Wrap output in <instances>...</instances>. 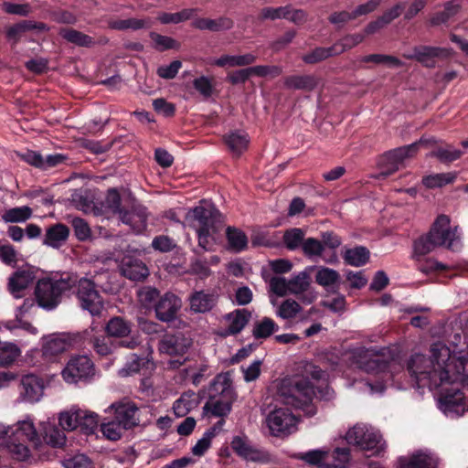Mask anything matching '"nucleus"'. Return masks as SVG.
<instances>
[{"mask_svg": "<svg viewBox=\"0 0 468 468\" xmlns=\"http://www.w3.org/2000/svg\"><path fill=\"white\" fill-rule=\"evenodd\" d=\"M338 47V44H334L331 47L324 48V47H317L312 51L304 54L302 57V59L304 63L309 65H314L316 63H319L321 61H324L331 57L337 56L336 48Z\"/></svg>", "mask_w": 468, "mask_h": 468, "instance_id": "obj_42", "label": "nucleus"}, {"mask_svg": "<svg viewBox=\"0 0 468 468\" xmlns=\"http://www.w3.org/2000/svg\"><path fill=\"white\" fill-rule=\"evenodd\" d=\"M79 414V430L86 435L94 434L98 429L99 416L92 412L80 410Z\"/></svg>", "mask_w": 468, "mask_h": 468, "instance_id": "obj_48", "label": "nucleus"}, {"mask_svg": "<svg viewBox=\"0 0 468 468\" xmlns=\"http://www.w3.org/2000/svg\"><path fill=\"white\" fill-rule=\"evenodd\" d=\"M346 440L349 444L356 445L362 451L369 452L368 456H379L385 450L381 434L365 426H354L347 431Z\"/></svg>", "mask_w": 468, "mask_h": 468, "instance_id": "obj_12", "label": "nucleus"}, {"mask_svg": "<svg viewBox=\"0 0 468 468\" xmlns=\"http://www.w3.org/2000/svg\"><path fill=\"white\" fill-rule=\"evenodd\" d=\"M223 139L229 150L237 156H239L248 148L250 142L248 134L240 131L227 133Z\"/></svg>", "mask_w": 468, "mask_h": 468, "instance_id": "obj_38", "label": "nucleus"}, {"mask_svg": "<svg viewBox=\"0 0 468 468\" xmlns=\"http://www.w3.org/2000/svg\"><path fill=\"white\" fill-rule=\"evenodd\" d=\"M412 50V54H403V57L407 59H414L428 69L436 67V58L445 59L452 55L451 48L426 45L415 46Z\"/></svg>", "mask_w": 468, "mask_h": 468, "instance_id": "obj_18", "label": "nucleus"}, {"mask_svg": "<svg viewBox=\"0 0 468 468\" xmlns=\"http://www.w3.org/2000/svg\"><path fill=\"white\" fill-rule=\"evenodd\" d=\"M80 410V409H77L60 413L58 423L63 430L74 431L79 428L80 419L78 413Z\"/></svg>", "mask_w": 468, "mask_h": 468, "instance_id": "obj_62", "label": "nucleus"}, {"mask_svg": "<svg viewBox=\"0 0 468 468\" xmlns=\"http://www.w3.org/2000/svg\"><path fill=\"white\" fill-rule=\"evenodd\" d=\"M433 139L422 136L419 141L385 152L378 159L379 176H389L396 173L407 158L413 157L420 148V144L432 143Z\"/></svg>", "mask_w": 468, "mask_h": 468, "instance_id": "obj_8", "label": "nucleus"}, {"mask_svg": "<svg viewBox=\"0 0 468 468\" xmlns=\"http://www.w3.org/2000/svg\"><path fill=\"white\" fill-rule=\"evenodd\" d=\"M317 84L318 80L314 75H291L284 80L286 88L304 91L314 90Z\"/></svg>", "mask_w": 468, "mask_h": 468, "instance_id": "obj_37", "label": "nucleus"}, {"mask_svg": "<svg viewBox=\"0 0 468 468\" xmlns=\"http://www.w3.org/2000/svg\"><path fill=\"white\" fill-rule=\"evenodd\" d=\"M198 11V8H185L177 13L162 12L158 15L157 19L164 25L179 24L192 18Z\"/></svg>", "mask_w": 468, "mask_h": 468, "instance_id": "obj_46", "label": "nucleus"}, {"mask_svg": "<svg viewBox=\"0 0 468 468\" xmlns=\"http://www.w3.org/2000/svg\"><path fill=\"white\" fill-rule=\"evenodd\" d=\"M73 288H76L74 293L80 306L92 316H100L104 309V303L95 282L88 278H79L77 275Z\"/></svg>", "mask_w": 468, "mask_h": 468, "instance_id": "obj_13", "label": "nucleus"}, {"mask_svg": "<svg viewBox=\"0 0 468 468\" xmlns=\"http://www.w3.org/2000/svg\"><path fill=\"white\" fill-rule=\"evenodd\" d=\"M187 218L192 220L197 231L198 246L207 251L215 250V246L222 242L223 222L219 210L202 200L188 211Z\"/></svg>", "mask_w": 468, "mask_h": 468, "instance_id": "obj_2", "label": "nucleus"}, {"mask_svg": "<svg viewBox=\"0 0 468 468\" xmlns=\"http://www.w3.org/2000/svg\"><path fill=\"white\" fill-rule=\"evenodd\" d=\"M360 367L367 373L376 375L378 379L375 384H370L371 388L378 392L386 389L387 381L391 378L389 363L382 357L376 356L365 361H361Z\"/></svg>", "mask_w": 468, "mask_h": 468, "instance_id": "obj_19", "label": "nucleus"}, {"mask_svg": "<svg viewBox=\"0 0 468 468\" xmlns=\"http://www.w3.org/2000/svg\"><path fill=\"white\" fill-rule=\"evenodd\" d=\"M114 410L113 417L122 428L129 431L140 423V410L133 401H121L111 406Z\"/></svg>", "mask_w": 468, "mask_h": 468, "instance_id": "obj_21", "label": "nucleus"}, {"mask_svg": "<svg viewBox=\"0 0 468 468\" xmlns=\"http://www.w3.org/2000/svg\"><path fill=\"white\" fill-rule=\"evenodd\" d=\"M277 323L267 316L256 321L252 329V335L255 339H266L279 330Z\"/></svg>", "mask_w": 468, "mask_h": 468, "instance_id": "obj_43", "label": "nucleus"}, {"mask_svg": "<svg viewBox=\"0 0 468 468\" xmlns=\"http://www.w3.org/2000/svg\"><path fill=\"white\" fill-rule=\"evenodd\" d=\"M340 281V274L328 267H319L315 274V282L323 287H330Z\"/></svg>", "mask_w": 468, "mask_h": 468, "instance_id": "obj_53", "label": "nucleus"}, {"mask_svg": "<svg viewBox=\"0 0 468 468\" xmlns=\"http://www.w3.org/2000/svg\"><path fill=\"white\" fill-rule=\"evenodd\" d=\"M310 287L309 273L304 271L289 280V292L297 295V298L304 304H311L314 301V295L307 292Z\"/></svg>", "mask_w": 468, "mask_h": 468, "instance_id": "obj_28", "label": "nucleus"}, {"mask_svg": "<svg viewBox=\"0 0 468 468\" xmlns=\"http://www.w3.org/2000/svg\"><path fill=\"white\" fill-rule=\"evenodd\" d=\"M257 59V57L251 53L244 55H223L218 58L215 59L214 65L224 68L228 67H244L253 64Z\"/></svg>", "mask_w": 468, "mask_h": 468, "instance_id": "obj_40", "label": "nucleus"}, {"mask_svg": "<svg viewBox=\"0 0 468 468\" xmlns=\"http://www.w3.org/2000/svg\"><path fill=\"white\" fill-rule=\"evenodd\" d=\"M370 252L364 246H356L352 249H346L343 254V259L347 265L361 267L369 261Z\"/></svg>", "mask_w": 468, "mask_h": 468, "instance_id": "obj_39", "label": "nucleus"}, {"mask_svg": "<svg viewBox=\"0 0 468 468\" xmlns=\"http://www.w3.org/2000/svg\"><path fill=\"white\" fill-rule=\"evenodd\" d=\"M32 209L27 206L16 207L6 209L2 215V219L5 223H19L25 222L32 216Z\"/></svg>", "mask_w": 468, "mask_h": 468, "instance_id": "obj_50", "label": "nucleus"}, {"mask_svg": "<svg viewBox=\"0 0 468 468\" xmlns=\"http://www.w3.org/2000/svg\"><path fill=\"white\" fill-rule=\"evenodd\" d=\"M460 5L455 1L452 0L444 5V9L442 11L435 13L430 23L431 26H440L442 24H446L452 17H453L460 11Z\"/></svg>", "mask_w": 468, "mask_h": 468, "instance_id": "obj_47", "label": "nucleus"}, {"mask_svg": "<svg viewBox=\"0 0 468 468\" xmlns=\"http://www.w3.org/2000/svg\"><path fill=\"white\" fill-rule=\"evenodd\" d=\"M401 468H435L432 459L425 454L412 455L400 464Z\"/></svg>", "mask_w": 468, "mask_h": 468, "instance_id": "obj_64", "label": "nucleus"}, {"mask_svg": "<svg viewBox=\"0 0 468 468\" xmlns=\"http://www.w3.org/2000/svg\"><path fill=\"white\" fill-rule=\"evenodd\" d=\"M139 302L144 308L154 309L162 294L160 291L152 286H143L137 291Z\"/></svg>", "mask_w": 468, "mask_h": 468, "instance_id": "obj_52", "label": "nucleus"}, {"mask_svg": "<svg viewBox=\"0 0 468 468\" xmlns=\"http://www.w3.org/2000/svg\"><path fill=\"white\" fill-rule=\"evenodd\" d=\"M208 398L215 399L217 398H237V393L233 387V380L229 371L221 372L215 376L211 380L208 389Z\"/></svg>", "mask_w": 468, "mask_h": 468, "instance_id": "obj_22", "label": "nucleus"}, {"mask_svg": "<svg viewBox=\"0 0 468 468\" xmlns=\"http://www.w3.org/2000/svg\"><path fill=\"white\" fill-rule=\"evenodd\" d=\"M191 26L199 30H208L211 32H219L229 30L233 27L234 22L227 16H220L218 19H210L205 17L196 18Z\"/></svg>", "mask_w": 468, "mask_h": 468, "instance_id": "obj_31", "label": "nucleus"}, {"mask_svg": "<svg viewBox=\"0 0 468 468\" xmlns=\"http://www.w3.org/2000/svg\"><path fill=\"white\" fill-rule=\"evenodd\" d=\"M295 417L288 408H278L271 410L266 417V425L270 434L283 437L291 432L295 425Z\"/></svg>", "mask_w": 468, "mask_h": 468, "instance_id": "obj_16", "label": "nucleus"}, {"mask_svg": "<svg viewBox=\"0 0 468 468\" xmlns=\"http://www.w3.org/2000/svg\"><path fill=\"white\" fill-rule=\"evenodd\" d=\"M58 34L63 39L78 47L90 48L94 44V40L90 36L74 28H60Z\"/></svg>", "mask_w": 468, "mask_h": 468, "instance_id": "obj_41", "label": "nucleus"}, {"mask_svg": "<svg viewBox=\"0 0 468 468\" xmlns=\"http://www.w3.org/2000/svg\"><path fill=\"white\" fill-rule=\"evenodd\" d=\"M19 355L20 350L16 345L0 341V366L12 365Z\"/></svg>", "mask_w": 468, "mask_h": 468, "instance_id": "obj_55", "label": "nucleus"}, {"mask_svg": "<svg viewBox=\"0 0 468 468\" xmlns=\"http://www.w3.org/2000/svg\"><path fill=\"white\" fill-rule=\"evenodd\" d=\"M430 352L434 359L446 358V362L441 371L424 373L421 378H429L431 383L435 387L441 386L449 379H452V382H459L461 386L464 383L468 385V375L462 369H459L457 373V368L454 367L460 360L468 359L467 356H456L445 344L440 341L431 346Z\"/></svg>", "mask_w": 468, "mask_h": 468, "instance_id": "obj_5", "label": "nucleus"}, {"mask_svg": "<svg viewBox=\"0 0 468 468\" xmlns=\"http://www.w3.org/2000/svg\"><path fill=\"white\" fill-rule=\"evenodd\" d=\"M251 312L248 309H236L224 316V319L229 322L224 335H237L249 324L251 318Z\"/></svg>", "mask_w": 468, "mask_h": 468, "instance_id": "obj_29", "label": "nucleus"}, {"mask_svg": "<svg viewBox=\"0 0 468 468\" xmlns=\"http://www.w3.org/2000/svg\"><path fill=\"white\" fill-rule=\"evenodd\" d=\"M346 440L349 444L356 445L362 451L369 452L368 456H379L385 450L381 434L365 426H354L347 431Z\"/></svg>", "mask_w": 468, "mask_h": 468, "instance_id": "obj_11", "label": "nucleus"}, {"mask_svg": "<svg viewBox=\"0 0 468 468\" xmlns=\"http://www.w3.org/2000/svg\"><path fill=\"white\" fill-rule=\"evenodd\" d=\"M197 400L196 393L193 391L184 392L174 403L173 410L176 416L184 417L191 410L196 408Z\"/></svg>", "mask_w": 468, "mask_h": 468, "instance_id": "obj_45", "label": "nucleus"}, {"mask_svg": "<svg viewBox=\"0 0 468 468\" xmlns=\"http://www.w3.org/2000/svg\"><path fill=\"white\" fill-rule=\"evenodd\" d=\"M94 374V364L85 356H72L62 371L63 378L68 383H77L85 380Z\"/></svg>", "mask_w": 468, "mask_h": 468, "instance_id": "obj_17", "label": "nucleus"}, {"mask_svg": "<svg viewBox=\"0 0 468 468\" xmlns=\"http://www.w3.org/2000/svg\"><path fill=\"white\" fill-rule=\"evenodd\" d=\"M100 430L103 436L113 441L120 440L127 431L125 428H122L120 422H118L114 418H112L106 422H102Z\"/></svg>", "mask_w": 468, "mask_h": 468, "instance_id": "obj_54", "label": "nucleus"}, {"mask_svg": "<svg viewBox=\"0 0 468 468\" xmlns=\"http://www.w3.org/2000/svg\"><path fill=\"white\" fill-rule=\"evenodd\" d=\"M20 395L28 402H37L44 391L43 379L35 375H26L20 381Z\"/></svg>", "mask_w": 468, "mask_h": 468, "instance_id": "obj_27", "label": "nucleus"}, {"mask_svg": "<svg viewBox=\"0 0 468 468\" xmlns=\"http://www.w3.org/2000/svg\"><path fill=\"white\" fill-rule=\"evenodd\" d=\"M456 231L457 228L454 229L450 228V218L447 215H439L429 233L414 241L415 254L426 255L438 246L452 249L453 240L456 239Z\"/></svg>", "mask_w": 468, "mask_h": 468, "instance_id": "obj_6", "label": "nucleus"}, {"mask_svg": "<svg viewBox=\"0 0 468 468\" xmlns=\"http://www.w3.org/2000/svg\"><path fill=\"white\" fill-rule=\"evenodd\" d=\"M297 460L317 468H348L350 450L335 448L332 452L321 449L295 453Z\"/></svg>", "mask_w": 468, "mask_h": 468, "instance_id": "obj_7", "label": "nucleus"}, {"mask_svg": "<svg viewBox=\"0 0 468 468\" xmlns=\"http://www.w3.org/2000/svg\"><path fill=\"white\" fill-rule=\"evenodd\" d=\"M455 176L452 173H441L426 176L422 178V184L427 188L441 187L454 181Z\"/></svg>", "mask_w": 468, "mask_h": 468, "instance_id": "obj_57", "label": "nucleus"}, {"mask_svg": "<svg viewBox=\"0 0 468 468\" xmlns=\"http://www.w3.org/2000/svg\"><path fill=\"white\" fill-rule=\"evenodd\" d=\"M363 63L386 64L393 68H400L404 63L397 57L385 54H370L360 58Z\"/></svg>", "mask_w": 468, "mask_h": 468, "instance_id": "obj_56", "label": "nucleus"}, {"mask_svg": "<svg viewBox=\"0 0 468 468\" xmlns=\"http://www.w3.org/2000/svg\"><path fill=\"white\" fill-rule=\"evenodd\" d=\"M230 446L236 455L247 462L265 464L271 461L270 452L255 445L247 436H234Z\"/></svg>", "mask_w": 468, "mask_h": 468, "instance_id": "obj_15", "label": "nucleus"}, {"mask_svg": "<svg viewBox=\"0 0 468 468\" xmlns=\"http://www.w3.org/2000/svg\"><path fill=\"white\" fill-rule=\"evenodd\" d=\"M36 279V271L31 267L18 269L8 279V291L16 298H21L23 292L33 283Z\"/></svg>", "mask_w": 468, "mask_h": 468, "instance_id": "obj_24", "label": "nucleus"}, {"mask_svg": "<svg viewBox=\"0 0 468 468\" xmlns=\"http://www.w3.org/2000/svg\"><path fill=\"white\" fill-rule=\"evenodd\" d=\"M150 38L154 42V48L158 51H165L168 49H174L178 47L176 40L170 37L160 35L156 32H150Z\"/></svg>", "mask_w": 468, "mask_h": 468, "instance_id": "obj_63", "label": "nucleus"}, {"mask_svg": "<svg viewBox=\"0 0 468 468\" xmlns=\"http://www.w3.org/2000/svg\"><path fill=\"white\" fill-rule=\"evenodd\" d=\"M291 13V5L280 6V7H264L259 14V19L263 20H276L280 18L288 17Z\"/></svg>", "mask_w": 468, "mask_h": 468, "instance_id": "obj_60", "label": "nucleus"}, {"mask_svg": "<svg viewBox=\"0 0 468 468\" xmlns=\"http://www.w3.org/2000/svg\"><path fill=\"white\" fill-rule=\"evenodd\" d=\"M86 335L89 332L57 333L45 336L42 338V355L46 359L52 360L71 346H81Z\"/></svg>", "mask_w": 468, "mask_h": 468, "instance_id": "obj_14", "label": "nucleus"}, {"mask_svg": "<svg viewBox=\"0 0 468 468\" xmlns=\"http://www.w3.org/2000/svg\"><path fill=\"white\" fill-rule=\"evenodd\" d=\"M217 303V296L205 291H195L189 296L190 310L196 314L209 312Z\"/></svg>", "mask_w": 468, "mask_h": 468, "instance_id": "obj_30", "label": "nucleus"}, {"mask_svg": "<svg viewBox=\"0 0 468 468\" xmlns=\"http://www.w3.org/2000/svg\"><path fill=\"white\" fill-rule=\"evenodd\" d=\"M30 30L48 32L49 30V27L44 22L20 20L19 22L6 27L5 38L9 42H12L13 45H16L19 43L22 34Z\"/></svg>", "mask_w": 468, "mask_h": 468, "instance_id": "obj_26", "label": "nucleus"}, {"mask_svg": "<svg viewBox=\"0 0 468 468\" xmlns=\"http://www.w3.org/2000/svg\"><path fill=\"white\" fill-rule=\"evenodd\" d=\"M120 218L122 223L129 225L136 233H143L147 228V215L144 209L138 211L124 210L121 212Z\"/></svg>", "mask_w": 468, "mask_h": 468, "instance_id": "obj_36", "label": "nucleus"}, {"mask_svg": "<svg viewBox=\"0 0 468 468\" xmlns=\"http://www.w3.org/2000/svg\"><path fill=\"white\" fill-rule=\"evenodd\" d=\"M69 236V227L62 223H57L47 229L43 244L58 249L68 239Z\"/></svg>", "mask_w": 468, "mask_h": 468, "instance_id": "obj_32", "label": "nucleus"}, {"mask_svg": "<svg viewBox=\"0 0 468 468\" xmlns=\"http://www.w3.org/2000/svg\"><path fill=\"white\" fill-rule=\"evenodd\" d=\"M122 274L132 281H143L149 275V270L145 263L139 258L127 255L121 261Z\"/></svg>", "mask_w": 468, "mask_h": 468, "instance_id": "obj_25", "label": "nucleus"}, {"mask_svg": "<svg viewBox=\"0 0 468 468\" xmlns=\"http://www.w3.org/2000/svg\"><path fill=\"white\" fill-rule=\"evenodd\" d=\"M216 436V427H211L206 431L201 439L192 447V453L195 456H203L210 448L212 439Z\"/></svg>", "mask_w": 468, "mask_h": 468, "instance_id": "obj_59", "label": "nucleus"}, {"mask_svg": "<svg viewBox=\"0 0 468 468\" xmlns=\"http://www.w3.org/2000/svg\"><path fill=\"white\" fill-rule=\"evenodd\" d=\"M195 256L190 259L189 272L200 278H207L211 274L209 262L197 249L194 250Z\"/></svg>", "mask_w": 468, "mask_h": 468, "instance_id": "obj_44", "label": "nucleus"}, {"mask_svg": "<svg viewBox=\"0 0 468 468\" xmlns=\"http://www.w3.org/2000/svg\"><path fill=\"white\" fill-rule=\"evenodd\" d=\"M38 442L37 430L30 421L18 422L15 428L0 429V447L17 461H25L30 456L28 443L37 446Z\"/></svg>", "mask_w": 468, "mask_h": 468, "instance_id": "obj_3", "label": "nucleus"}, {"mask_svg": "<svg viewBox=\"0 0 468 468\" xmlns=\"http://www.w3.org/2000/svg\"><path fill=\"white\" fill-rule=\"evenodd\" d=\"M225 233L229 250L239 253L247 250L249 239L243 230L236 227L229 226Z\"/></svg>", "mask_w": 468, "mask_h": 468, "instance_id": "obj_35", "label": "nucleus"}, {"mask_svg": "<svg viewBox=\"0 0 468 468\" xmlns=\"http://www.w3.org/2000/svg\"><path fill=\"white\" fill-rule=\"evenodd\" d=\"M76 281L77 273L73 272L38 280L35 288L37 304L46 310L55 309L61 303L63 294L73 289Z\"/></svg>", "mask_w": 468, "mask_h": 468, "instance_id": "obj_4", "label": "nucleus"}, {"mask_svg": "<svg viewBox=\"0 0 468 468\" xmlns=\"http://www.w3.org/2000/svg\"><path fill=\"white\" fill-rule=\"evenodd\" d=\"M305 232L300 228H292L286 229L283 233L282 240L287 250H296L302 248L304 241Z\"/></svg>", "mask_w": 468, "mask_h": 468, "instance_id": "obj_51", "label": "nucleus"}, {"mask_svg": "<svg viewBox=\"0 0 468 468\" xmlns=\"http://www.w3.org/2000/svg\"><path fill=\"white\" fill-rule=\"evenodd\" d=\"M237 398H217L208 400L205 403L203 410L207 413H210L214 417L224 418L227 417L232 410V405L236 401Z\"/></svg>", "mask_w": 468, "mask_h": 468, "instance_id": "obj_34", "label": "nucleus"}, {"mask_svg": "<svg viewBox=\"0 0 468 468\" xmlns=\"http://www.w3.org/2000/svg\"><path fill=\"white\" fill-rule=\"evenodd\" d=\"M445 362L446 358L434 359L431 354L429 359L423 355L416 354L409 360L407 369L411 377L415 378L418 386H428L431 390L440 389L438 399L440 410L447 416L458 418L468 411V400L461 389L460 383L449 379L441 386L435 387L429 378H421L422 373L441 371Z\"/></svg>", "mask_w": 468, "mask_h": 468, "instance_id": "obj_1", "label": "nucleus"}, {"mask_svg": "<svg viewBox=\"0 0 468 468\" xmlns=\"http://www.w3.org/2000/svg\"><path fill=\"white\" fill-rule=\"evenodd\" d=\"M181 307V298L173 292H167L162 294L154 310L156 319L164 323H170L176 319Z\"/></svg>", "mask_w": 468, "mask_h": 468, "instance_id": "obj_20", "label": "nucleus"}, {"mask_svg": "<svg viewBox=\"0 0 468 468\" xmlns=\"http://www.w3.org/2000/svg\"><path fill=\"white\" fill-rule=\"evenodd\" d=\"M94 331L93 328H90V330H85L84 332H89V335H85L84 342L82 345H84L86 342H89V344L91 345L93 349L96 351L97 354L100 356H107L111 354L113 351L114 347H118L115 345V340H112L111 336L107 335H93L92 332Z\"/></svg>", "mask_w": 468, "mask_h": 468, "instance_id": "obj_33", "label": "nucleus"}, {"mask_svg": "<svg viewBox=\"0 0 468 468\" xmlns=\"http://www.w3.org/2000/svg\"><path fill=\"white\" fill-rule=\"evenodd\" d=\"M426 139H433L430 144H420V147H431L429 156L435 157L442 164H451L462 157L463 152L454 149L452 144L438 141L435 137H425Z\"/></svg>", "mask_w": 468, "mask_h": 468, "instance_id": "obj_23", "label": "nucleus"}, {"mask_svg": "<svg viewBox=\"0 0 468 468\" xmlns=\"http://www.w3.org/2000/svg\"><path fill=\"white\" fill-rule=\"evenodd\" d=\"M150 363V359L144 354H133L128 358L122 370L126 372V375L141 373L143 370L149 368Z\"/></svg>", "mask_w": 468, "mask_h": 468, "instance_id": "obj_49", "label": "nucleus"}, {"mask_svg": "<svg viewBox=\"0 0 468 468\" xmlns=\"http://www.w3.org/2000/svg\"><path fill=\"white\" fill-rule=\"evenodd\" d=\"M192 345V340L182 332L166 333L159 341L158 349L161 354H165L177 358H171L167 362L169 369H178L185 364L186 354Z\"/></svg>", "mask_w": 468, "mask_h": 468, "instance_id": "obj_9", "label": "nucleus"}, {"mask_svg": "<svg viewBox=\"0 0 468 468\" xmlns=\"http://www.w3.org/2000/svg\"><path fill=\"white\" fill-rule=\"evenodd\" d=\"M133 323L122 316L112 317L105 325L108 336L115 338L118 347L135 349L142 343L141 335L133 330Z\"/></svg>", "mask_w": 468, "mask_h": 468, "instance_id": "obj_10", "label": "nucleus"}, {"mask_svg": "<svg viewBox=\"0 0 468 468\" xmlns=\"http://www.w3.org/2000/svg\"><path fill=\"white\" fill-rule=\"evenodd\" d=\"M193 87L204 100L209 99L215 91L212 80L207 76H200L194 79Z\"/></svg>", "mask_w": 468, "mask_h": 468, "instance_id": "obj_61", "label": "nucleus"}, {"mask_svg": "<svg viewBox=\"0 0 468 468\" xmlns=\"http://www.w3.org/2000/svg\"><path fill=\"white\" fill-rule=\"evenodd\" d=\"M282 395L295 399L297 394L303 395L306 399L310 400L312 394L314 393V387L308 381H296L294 387L286 392L283 388H281Z\"/></svg>", "mask_w": 468, "mask_h": 468, "instance_id": "obj_58", "label": "nucleus"}]
</instances>
